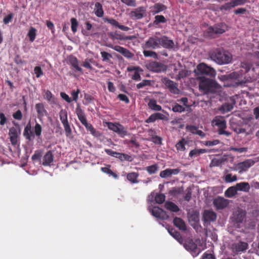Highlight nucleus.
Masks as SVG:
<instances>
[{"mask_svg":"<svg viewBox=\"0 0 259 259\" xmlns=\"http://www.w3.org/2000/svg\"><path fill=\"white\" fill-rule=\"evenodd\" d=\"M210 59L219 65L228 64L232 59L231 54L222 49H216L209 53Z\"/></svg>","mask_w":259,"mask_h":259,"instance_id":"f03ea898","label":"nucleus"},{"mask_svg":"<svg viewBox=\"0 0 259 259\" xmlns=\"http://www.w3.org/2000/svg\"><path fill=\"white\" fill-rule=\"evenodd\" d=\"M53 155L51 151H48L44 157L42 165L44 166L50 165L51 163L53 161Z\"/></svg>","mask_w":259,"mask_h":259,"instance_id":"7c9ffc66","label":"nucleus"},{"mask_svg":"<svg viewBox=\"0 0 259 259\" xmlns=\"http://www.w3.org/2000/svg\"><path fill=\"white\" fill-rule=\"evenodd\" d=\"M164 115L159 112H157L151 114L146 120L147 123L154 122L157 119L163 120L164 118Z\"/></svg>","mask_w":259,"mask_h":259,"instance_id":"c85d7f7f","label":"nucleus"},{"mask_svg":"<svg viewBox=\"0 0 259 259\" xmlns=\"http://www.w3.org/2000/svg\"><path fill=\"white\" fill-rule=\"evenodd\" d=\"M148 106L149 108L154 111H161L162 110L161 106L157 104V102L154 99L150 100L148 103Z\"/></svg>","mask_w":259,"mask_h":259,"instance_id":"58836bf2","label":"nucleus"},{"mask_svg":"<svg viewBox=\"0 0 259 259\" xmlns=\"http://www.w3.org/2000/svg\"><path fill=\"white\" fill-rule=\"evenodd\" d=\"M64 130L65 132V135L68 138H72V130L71 129V127L70 126V125L69 124V122L65 123V124H63Z\"/></svg>","mask_w":259,"mask_h":259,"instance_id":"5fc2aeb1","label":"nucleus"},{"mask_svg":"<svg viewBox=\"0 0 259 259\" xmlns=\"http://www.w3.org/2000/svg\"><path fill=\"white\" fill-rule=\"evenodd\" d=\"M225 31V30L221 28L219 25L210 26L204 32V35L206 36L214 37L215 35L222 34Z\"/></svg>","mask_w":259,"mask_h":259,"instance_id":"ddd939ff","label":"nucleus"},{"mask_svg":"<svg viewBox=\"0 0 259 259\" xmlns=\"http://www.w3.org/2000/svg\"><path fill=\"white\" fill-rule=\"evenodd\" d=\"M173 223L175 226L180 230L186 231V226L184 221L180 218L175 217L173 220Z\"/></svg>","mask_w":259,"mask_h":259,"instance_id":"bb28decb","label":"nucleus"},{"mask_svg":"<svg viewBox=\"0 0 259 259\" xmlns=\"http://www.w3.org/2000/svg\"><path fill=\"white\" fill-rule=\"evenodd\" d=\"M59 117L63 124L68 122L67 118V112L65 109H61L59 112Z\"/></svg>","mask_w":259,"mask_h":259,"instance_id":"37998d69","label":"nucleus"},{"mask_svg":"<svg viewBox=\"0 0 259 259\" xmlns=\"http://www.w3.org/2000/svg\"><path fill=\"white\" fill-rule=\"evenodd\" d=\"M14 17V14L12 13H10L6 17H4L3 19V22L5 24H8L10 22H12L13 18Z\"/></svg>","mask_w":259,"mask_h":259,"instance_id":"338daca9","label":"nucleus"},{"mask_svg":"<svg viewBox=\"0 0 259 259\" xmlns=\"http://www.w3.org/2000/svg\"><path fill=\"white\" fill-rule=\"evenodd\" d=\"M236 187L237 191H243L245 192H249L250 190V186L247 182H240L236 184Z\"/></svg>","mask_w":259,"mask_h":259,"instance_id":"c9c22d12","label":"nucleus"},{"mask_svg":"<svg viewBox=\"0 0 259 259\" xmlns=\"http://www.w3.org/2000/svg\"><path fill=\"white\" fill-rule=\"evenodd\" d=\"M237 177L236 175L232 176L231 174H229L226 175L225 178V182L227 183H231L237 181Z\"/></svg>","mask_w":259,"mask_h":259,"instance_id":"e2e57ef3","label":"nucleus"},{"mask_svg":"<svg viewBox=\"0 0 259 259\" xmlns=\"http://www.w3.org/2000/svg\"><path fill=\"white\" fill-rule=\"evenodd\" d=\"M9 136L12 145L16 146L18 143V132L17 130L14 127H11L9 130Z\"/></svg>","mask_w":259,"mask_h":259,"instance_id":"4be33fe9","label":"nucleus"},{"mask_svg":"<svg viewBox=\"0 0 259 259\" xmlns=\"http://www.w3.org/2000/svg\"><path fill=\"white\" fill-rule=\"evenodd\" d=\"M110 36L113 39H116L119 40H133L136 38V36L134 35H128L123 36L121 34H119L116 33H111L110 34Z\"/></svg>","mask_w":259,"mask_h":259,"instance_id":"473e14b6","label":"nucleus"},{"mask_svg":"<svg viewBox=\"0 0 259 259\" xmlns=\"http://www.w3.org/2000/svg\"><path fill=\"white\" fill-rule=\"evenodd\" d=\"M159 48L161 47L168 50H173L175 48V44L172 40L170 39L165 35L159 37Z\"/></svg>","mask_w":259,"mask_h":259,"instance_id":"4468645a","label":"nucleus"},{"mask_svg":"<svg viewBox=\"0 0 259 259\" xmlns=\"http://www.w3.org/2000/svg\"><path fill=\"white\" fill-rule=\"evenodd\" d=\"M222 162V160L221 159L213 158L211 160L210 163V167L218 166Z\"/></svg>","mask_w":259,"mask_h":259,"instance_id":"774afa93","label":"nucleus"},{"mask_svg":"<svg viewBox=\"0 0 259 259\" xmlns=\"http://www.w3.org/2000/svg\"><path fill=\"white\" fill-rule=\"evenodd\" d=\"M106 46L121 54L124 57L127 59H131L134 56V54L132 52L122 47L117 45L114 46L112 44H108Z\"/></svg>","mask_w":259,"mask_h":259,"instance_id":"9d476101","label":"nucleus"},{"mask_svg":"<svg viewBox=\"0 0 259 259\" xmlns=\"http://www.w3.org/2000/svg\"><path fill=\"white\" fill-rule=\"evenodd\" d=\"M186 129L193 134L197 135L201 137H204L205 134L202 131L198 129L197 127L194 125H188Z\"/></svg>","mask_w":259,"mask_h":259,"instance_id":"2f4dec72","label":"nucleus"},{"mask_svg":"<svg viewBox=\"0 0 259 259\" xmlns=\"http://www.w3.org/2000/svg\"><path fill=\"white\" fill-rule=\"evenodd\" d=\"M69 62L70 65L75 68L77 71L82 73V69L79 66V62L77 59L73 56L69 58Z\"/></svg>","mask_w":259,"mask_h":259,"instance_id":"cd10ccee","label":"nucleus"},{"mask_svg":"<svg viewBox=\"0 0 259 259\" xmlns=\"http://www.w3.org/2000/svg\"><path fill=\"white\" fill-rule=\"evenodd\" d=\"M248 246V245L247 243L240 241L232 244V249L234 253L238 254L245 251Z\"/></svg>","mask_w":259,"mask_h":259,"instance_id":"dca6fc26","label":"nucleus"},{"mask_svg":"<svg viewBox=\"0 0 259 259\" xmlns=\"http://www.w3.org/2000/svg\"><path fill=\"white\" fill-rule=\"evenodd\" d=\"M34 130L35 135L37 137H40L42 132L41 126L38 123H36L34 126Z\"/></svg>","mask_w":259,"mask_h":259,"instance_id":"0e129e2a","label":"nucleus"},{"mask_svg":"<svg viewBox=\"0 0 259 259\" xmlns=\"http://www.w3.org/2000/svg\"><path fill=\"white\" fill-rule=\"evenodd\" d=\"M146 15V9L143 7H139L130 13V16L133 20H139Z\"/></svg>","mask_w":259,"mask_h":259,"instance_id":"f3484780","label":"nucleus"},{"mask_svg":"<svg viewBox=\"0 0 259 259\" xmlns=\"http://www.w3.org/2000/svg\"><path fill=\"white\" fill-rule=\"evenodd\" d=\"M218 78L223 81L228 80L230 79H235L237 80L238 84H242L246 82V80L244 79H239V73L237 72H233L229 74L220 75L218 76Z\"/></svg>","mask_w":259,"mask_h":259,"instance_id":"9b49d317","label":"nucleus"},{"mask_svg":"<svg viewBox=\"0 0 259 259\" xmlns=\"http://www.w3.org/2000/svg\"><path fill=\"white\" fill-rule=\"evenodd\" d=\"M86 128L87 130L90 132V133L95 137H99L101 136V133L99 131H97L91 124L88 122H87L83 125Z\"/></svg>","mask_w":259,"mask_h":259,"instance_id":"f704fd0d","label":"nucleus"},{"mask_svg":"<svg viewBox=\"0 0 259 259\" xmlns=\"http://www.w3.org/2000/svg\"><path fill=\"white\" fill-rule=\"evenodd\" d=\"M101 55L103 62L111 63V59L112 56L110 54L105 51H102L101 52Z\"/></svg>","mask_w":259,"mask_h":259,"instance_id":"09e8293b","label":"nucleus"},{"mask_svg":"<svg viewBox=\"0 0 259 259\" xmlns=\"http://www.w3.org/2000/svg\"><path fill=\"white\" fill-rule=\"evenodd\" d=\"M126 143L129 145L130 147H135L138 148L140 146V144L137 142L135 137H132L130 141L126 142Z\"/></svg>","mask_w":259,"mask_h":259,"instance_id":"13d9d810","label":"nucleus"},{"mask_svg":"<svg viewBox=\"0 0 259 259\" xmlns=\"http://www.w3.org/2000/svg\"><path fill=\"white\" fill-rule=\"evenodd\" d=\"M107 126L109 130L117 133L121 138H124L128 135L127 130L118 122H108Z\"/></svg>","mask_w":259,"mask_h":259,"instance_id":"20e7f679","label":"nucleus"},{"mask_svg":"<svg viewBox=\"0 0 259 259\" xmlns=\"http://www.w3.org/2000/svg\"><path fill=\"white\" fill-rule=\"evenodd\" d=\"M186 142L184 139H182L176 145V148L178 151H184L186 150L185 145Z\"/></svg>","mask_w":259,"mask_h":259,"instance_id":"de8ad7c7","label":"nucleus"},{"mask_svg":"<svg viewBox=\"0 0 259 259\" xmlns=\"http://www.w3.org/2000/svg\"><path fill=\"white\" fill-rule=\"evenodd\" d=\"M146 170L149 175L156 174L159 170V166L158 164H154L146 167Z\"/></svg>","mask_w":259,"mask_h":259,"instance_id":"a18cd8bd","label":"nucleus"},{"mask_svg":"<svg viewBox=\"0 0 259 259\" xmlns=\"http://www.w3.org/2000/svg\"><path fill=\"white\" fill-rule=\"evenodd\" d=\"M246 216V212L241 209H239L234 212L233 214V222L236 224H239L243 222Z\"/></svg>","mask_w":259,"mask_h":259,"instance_id":"a211bd4d","label":"nucleus"},{"mask_svg":"<svg viewBox=\"0 0 259 259\" xmlns=\"http://www.w3.org/2000/svg\"><path fill=\"white\" fill-rule=\"evenodd\" d=\"M104 21L105 22H107L110 24L111 25L115 26L116 27H118V25L119 24V23L116 20L113 18H104Z\"/></svg>","mask_w":259,"mask_h":259,"instance_id":"69168bd1","label":"nucleus"},{"mask_svg":"<svg viewBox=\"0 0 259 259\" xmlns=\"http://www.w3.org/2000/svg\"><path fill=\"white\" fill-rule=\"evenodd\" d=\"M195 72L197 74L206 75L211 77L214 76L216 74V71L213 68L208 66L204 63L198 65Z\"/></svg>","mask_w":259,"mask_h":259,"instance_id":"39448f33","label":"nucleus"},{"mask_svg":"<svg viewBox=\"0 0 259 259\" xmlns=\"http://www.w3.org/2000/svg\"><path fill=\"white\" fill-rule=\"evenodd\" d=\"M171 110L174 112L181 113L185 111V108L178 103H175L172 105Z\"/></svg>","mask_w":259,"mask_h":259,"instance_id":"8fccbe9b","label":"nucleus"},{"mask_svg":"<svg viewBox=\"0 0 259 259\" xmlns=\"http://www.w3.org/2000/svg\"><path fill=\"white\" fill-rule=\"evenodd\" d=\"M217 218L216 213L210 210H205L203 214V219L205 223H209L211 222L215 221Z\"/></svg>","mask_w":259,"mask_h":259,"instance_id":"412c9836","label":"nucleus"},{"mask_svg":"<svg viewBox=\"0 0 259 259\" xmlns=\"http://www.w3.org/2000/svg\"><path fill=\"white\" fill-rule=\"evenodd\" d=\"M255 163V161L251 159H248L244 161L239 162L237 164V169L239 172L246 171L249 168L253 166Z\"/></svg>","mask_w":259,"mask_h":259,"instance_id":"2eb2a0df","label":"nucleus"},{"mask_svg":"<svg viewBox=\"0 0 259 259\" xmlns=\"http://www.w3.org/2000/svg\"><path fill=\"white\" fill-rule=\"evenodd\" d=\"M241 67L242 69L238 72L239 73V77L248 72L251 67V65L250 63L244 62L241 63Z\"/></svg>","mask_w":259,"mask_h":259,"instance_id":"4c0bfd02","label":"nucleus"},{"mask_svg":"<svg viewBox=\"0 0 259 259\" xmlns=\"http://www.w3.org/2000/svg\"><path fill=\"white\" fill-rule=\"evenodd\" d=\"M213 203L217 209H222L227 206L228 202L227 199L219 197L214 199Z\"/></svg>","mask_w":259,"mask_h":259,"instance_id":"5701e85b","label":"nucleus"},{"mask_svg":"<svg viewBox=\"0 0 259 259\" xmlns=\"http://www.w3.org/2000/svg\"><path fill=\"white\" fill-rule=\"evenodd\" d=\"M71 30L74 33H75L77 31V28L78 25V23L75 18H72L71 19Z\"/></svg>","mask_w":259,"mask_h":259,"instance_id":"052dcab7","label":"nucleus"},{"mask_svg":"<svg viewBox=\"0 0 259 259\" xmlns=\"http://www.w3.org/2000/svg\"><path fill=\"white\" fill-rule=\"evenodd\" d=\"M166 9V7L160 3L155 4L153 7V13L154 14L160 13Z\"/></svg>","mask_w":259,"mask_h":259,"instance_id":"a19ab883","label":"nucleus"},{"mask_svg":"<svg viewBox=\"0 0 259 259\" xmlns=\"http://www.w3.org/2000/svg\"><path fill=\"white\" fill-rule=\"evenodd\" d=\"M165 196L162 193L157 194L155 197V200L157 203L162 204L165 201Z\"/></svg>","mask_w":259,"mask_h":259,"instance_id":"4d7b16f0","label":"nucleus"},{"mask_svg":"<svg viewBox=\"0 0 259 259\" xmlns=\"http://www.w3.org/2000/svg\"><path fill=\"white\" fill-rule=\"evenodd\" d=\"M102 172L109 175L110 176H112L114 179H118V176L108 167H102L101 168Z\"/></svg>","mask_w":259,"mask_h":259,"instance_id":"49530a36","label":"nucleus"},{"mask_svg":"<svg viewBox=\"0 0 259 259\" xmlns=\"http://www.w3.org/2000/svg\"><path fill=\"white\" fill-rule=\"evenodd\" d=\"M237 189L235 186L229 187L225 192V195L228 197H232L237 193Z\"/></svg>","mask_w":259,"mask_h":259,"instance_id":"c03bdc74","label":"nucleus"},{"mask_svg":"<svg viewBox=\"0 0 259 259\" xmlns=\"http://www.w3.org/2000/svg\"><path fill=\"white\" fill-rule=\"evenodd\" d=\"M161 82L171 93L175 95L179 94L177 83L165 77L161 79Z\"/></svg>","mask_w":259,"mask_h":259,"instance_id":"0eeeda50","label":"nucleus"},{"mask_svg":"<svg viewBox=\"0 0 259 259\" xmlns=\"http://www.w3.org/2000/svg\"><path fill=\"white\" fill-rule=\"evenodd\" d=\"M165 208L172 212H177L180 210L179 207L171 201H166L164 204Z\"/></svg>","mask_w":259,"mask_h":259,"instance_id":"72a5a7b5","label":"nucleus"},{"mask_svg":"<svg viewBox=\"0 0 259 259\" xmlns=\"http://www.w3.org/2000/svg\"><path fill=\"white\" fill-rule=\"evenodd\" d=\"M95 13L98 17H102L104 15V11L102 5L97 2L95 4Z\"/></svg>","mask_w":259,"mask_h":259,"instance_id":"ea45409f","label":"nucleus"},{"mask_svg":"<svg viewBox=\"0 0 259 259\" xmlns=\"http://www.w3.org/2000/svg\"><path fill=\"white\" fill-rule=\"evenodd\" d=\"M206 152L207 151L205 149H194L190 151L189 156L191 157H196Z\"/></svg>","mask_w":259,"mask_h":259,"instance_id":"79ce46f5","label":"nucleus"},{"mask_svg":"<svg viewBox=\"0 0 259 259\" xmlns=\"http://www.w3.org/2000/svg\"><path fill=\"white\" fill-rule=\"evenodd\" d=\"M168 231L170 235L176 239L180 244H182L183 243L184 239L180 232L172 228L168 229Z\"/></svg>","mask_w":259,"mask_h":259,"instance_id":"c756f323","label":"nucleus"},{"mask_svg":"<svg viewBox=\"0 0 259 259\" xmlns=\"http://www.w3.org/2000/svg\"><path fill=\"white\" fill-rule=\"evenodd\" d=\"M28 36L29 37V40L31 42H33L34 39H35L36 37V29L34 28L31 27L30 29L29 30V32L28 33Z\"/></svg>","mask_w":259,"mask_h":259,"instance_id":"864d4df0","label":"nucleus"},{"mask_svg":"<svg viewBox=\"0 0 259 259\" xmlns=\"http://www.w3.org/2000/svg\"><path fill=\"white\" fill-rule=\"evenodd\" d=\"M181 171L179 168L175 169L166 168L160 172L159 176L161 178H167L171 177L172 175H178Z\"/></svg>","mask_w":259,"mask_h":259,"instance_id":"aec40b11","label":"nucleus"},{"mask_svg":"<svg viewBox=\"0 0 259 259\" xmlns=\"http://www.w3.org/2000/svg\"><path fill=\"white\" fill-rule=\"evenodd\" d=\"M105 152L108 155L118 158L121 161L126 160L129 162H132L133 160V158L131 155H129L125 153H119L109 149H105Z\"/></svg>","mask_w":259,"mask_h":259,"instance_id":"6e6552de","label":"nucleus"},{"mask_svg":"<svg viewBox=\"0 0 259 259\" xmlns=\"http://www.w3.org/2000/svg\"><path fill=\"white\" fill-rule=\"evenodd\" d=\"M233 108V106L229 103L224 104L220 108V110L223 113L229 112Z\"/></svg>","mask_w":259,"mask_h":259,"instance_id":"3c124183","label":"nucleus"},{"mask_svg":"<svg viewBox=\"0 0 259 259\" xmlns=\"http://www.w3.org/2000/svg\"><path fill=\"white\" fill-rule=\"evenodd\" d=\"M151 84L150 80L144 79L140 83L137 84L136 87L138 89L142 88L145 86H150Z\"/></svg>","mask_w":259,"mask_h":259,"instance_id":"bf43d9fd","label":"nucleus"},{"mask_svg":"<svg viewBox=\"0 0 259 259\" xmlns=\"http://www.w3.org/2000/svg\"><path fill=\"white\" fill-rule=\"evenodd\" d=\"M148 68L153 72H161L166 70L167 66L162 63L152 61L148 65Z\"/></svg>","mask_w":259,"mask_h":259,"instance_id":"f8f14e48","label":"nucleus"},{"mask_svg":"<svg viewBox=\"0 0 259 259\" xmlns=\"http://www.w3.org/2000/svg\"><path fill=\"white\" fill-rule=\"evenodd\" d=\"M31 126L30 123H28L24 128L23 132V136L25 139L30 141L32 140V137H34V135L33 134L31 130Z\"/></svg>","mask_w":259,"mask_h":259,"instance_id":"a878e982","label":"nucleus"},{"mask_svg":"<svg viewBox=\"0 0 259 259\" xmlns=\"http://www.w3.org/2000/svg\"><path fill=\"white\" fill-rule=\"evenodd\" d=\"M183 244L185 248L189 251L193 256H196L200 253V250L197 247L196 244L192 239L184 240Z\"/></svg>","mask_w":259,"mask_h":259,"instance_id":"423d86ee","label":"nucleus"},{"mask_svg":"<svg viewBox=\"0 0 259 259\" xmlns=\"http://www.w3.org/2000/svg\"><path fill=\"white\" fill-rule=\"evenodd\" d=\"M199 79V89L204 94L216 93L221 91V86L215 80L205 77H200Z\"/></svg>","mask_w":259,"mask_h":259,"instance_id":"f257e3e1","label":"nucleus"},{"mask_svg":"<svg viewBox=\"0 0 259 259\" xmlns=\"http://www.w3.org/2000/svg\"><path fill=\"white\" fill-rule=\"evenodd\" d=\"M236 6L235 3L234 2H231L230 3H227L222 5L221 7V10H230L231 8L234 7Z\"/></svg>","mask_w":259,"mask_h":259,"instance_id":"680f3d73","label":"nucleus"},{"mask_svg":"<svg viewBox=\"0 0 259 259\" xmlns=\"http://www.w3.org/2000/svg\"><path fill=\"white\" fill-rule=\"evenodd\" d=\"M212 123L218 127V133L220 135H225L226 137L231 136V133L225 130L227 128V122L222 116H216L212 121Z\"/></svg>","mask_w":259,"mask_h":259,"instance_id":"7ed1b4c3","label":"nucleus"},{"mask_svg":"<svg viewBox=\"0 0 259 259\" xmlns=\"http://www.w3.org/2000/svg\"><path fill=\"white\" fill-rule=\"evenodd\" d=\"M139 174L138 172H132L128 173L126 175L127 180L133 184H137L139 182L138 178Z\"/></svg>","mask_w":259,"mask_h":259,"instance_id":"e433bc0d","label":"nucleus"},{"mask_svg":"<svg viewBox=\"0 0 259 259\" xmlns=\"http://www.w3.org/2000/svg\"><path fill=\"white\" fill-rule=\"evenodd\" d=\"M151 213L154 217L160 219L165 220L168 218L166 211L158 206L153 207Z\"/></svg>","mask_w":259,"mask_h":259,"instance_id":"6ab92c4d","label":"nucleus"},{"mask_svg":"<svg viewBox=\"0 0 259 259\" xmlns=\"http://www.w3.org/2000/svg\"><path fill=\"white\" fill-rule=\"evenodd\" d=\"M37 113L38 118H40L48 115V112L45 108V105L42 103H37L35 106Z\"/></svg>","mask_w":259,"mask_h":259,"instance_id":"b1692460","label":"nucleus"},{"mask_svg":"<svg viewBox=\"0 0 259 259\" xmlns=\"http://www.w3.org/2000/svg\"><path fill=\"white\" fill-rule=\"evenodd\" d=\"M159 37L157 36H152L150 37L143 46L144 49L155 50L159 48L160 44Z\"/></svg>","mask_w":259,"mask_h":259,"instance_id":"1a4fd4ad","label":"nucleus"},{"mask_svg":"<svg viewBox=\"0 0 259 259\" xmlns=\"http://www.w3.org/2000/svg\"><path fill=\"white\" fill-rule=\"evenodd\" d=\"M166 19L163 15H156L155 16V20L153 24L155 25H157L160 23H165Z\"/></svg>","mask_w":259,"mask_h":259,"instance_id":"603ef678","label":"nucleus"},{"mask_svg":"<svg viewBox=\"0 0 259 259\" xmlns=\"http://www.w3.org/2000/svg\"><path fill=\"white\" fill-rule=\"evenodd\" d=\"M76 113L77 117L80 122L83 124H85L88 122L84 111L82 110L79 106H77L76 108Z\"/></svg>","mask_w":259,"mask_h":259,"instance_id":"393cba45","label":"nucleus"},{"mask_svg":"<svg viewBox=\"0 0 259 259\" xmlns=\"http://www.w3.org/2000/svg\"><path fill=\"white\" fill-rule=\"evenodd\" d=\"M143 54L145 57H152L155 59L157 58V54L156 53L152 51L144 50Z\"/></svg>","mask_w":259,"mask_h":259,"instance_id":"6e6d98bb","label":"nucleus"}]
</instances>
